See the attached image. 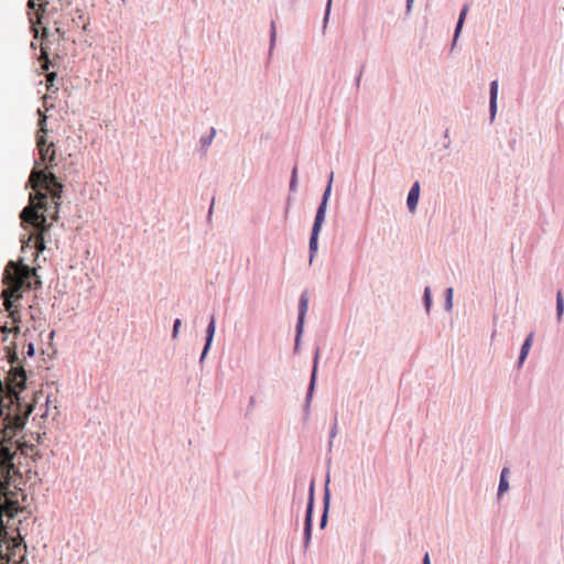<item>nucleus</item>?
Returning a JSON list of instances; mask_svg holds the SVG:
<instances>
[{
	"label": "nucleus",
	"mask_w": 564,
	"mask_h": 564,
	"mask_svg": "<svg viewBox=\"0 0 564 564\" xmlns=\"http://www.w3.org/2000/svg\"><path fill=\"white\" fill-rule=\"evenodd\" d=\"M29 183L35 193L30 194V205L23 208L20 218L22 224L34 229L30 232L28 243L33 242L37 251H43L44 234L58 219L63 184L54 173L37 170L31 172Z\"/></svg>",
	"instance_id": "obj_1"
},
{
	"label": "nucleus",
	"mask_w": 564,
	"mask_h": 564,
	"mask_svg": "<svg viewBox=\"0 0 564 564\" xmlns=\"http://www.w3.org/2000/svg\"><path fill=\"white\" fill-rule=\"evenodd\" d=\"M2 283L6 286L1 293L3 299V305L6 311L9 313V317L15 324L12 328L3 325L0 329L3 334L9 332H19L20 327L18 323L21 321L19 301L22 297V293L30 291L31 289L37 288L41 284L36 275V270L24 264L22 260L9 261L4 268Z\"/></svg>",
	"instance_id": "obj_2"
},
{
	"label": "nucleus",
	"mask_w": 564,
	"mask_h": 564,
	"mask_svg": "<svg viewBox=\"0 0 564 564\" xmlns=\"http://www.w3.org/2000/svg\"><path fill=\"white\" fill-rule=\"evenodd\" d=\"M31 512L24 503V512H17L14 520H10L6 511L1 516L0 528V564H21L24 560L25 549L19 525L30 517Z\"/></svg>",
	"instance_id": "obj_3"
},
{
	"label": "nucleus",
	"mask_w": 564,
	"mask_h": 564,
	"mask_svg": "<svg viewBox=\"0 0 564 564\" xmlns=\"http://www.w3.org/2000/svg\"><path fill=\"white\" fill-rule=\"evenodd\" d=\"M8 360L10 364V370L7 377L8 382L6 387L0 382V388H25L26 373L19 361L14 347L12 349L9 348Z\"/></svg>",
	"instance_id": "obj_4"
},
{
	"label": "nucleus",
	"mask_w": 564,
	"mask_h": 564,
	"mask_svg": "<svg viewBox=\"0 0 564 564\" xmlns=\"http://www.w3.org/2000/svg\"><path fill=\"white\" fill-rule=\"evenodd\" d=\"M333 177H334V173L332 172L330 176H329L328 185L323 195V200H322V203L317 209L316 216H315L312 235H311V239H310L311 260L313 259L314 253L317 251V238H318V234L321 231L322 225L325 220V212H326L328 196H329L330 189H332Z\"/></svg>",
	"instance_id": "obj_5"
},
{
	"label": "nucleus",
	"mask_w": 564,
	"mask_h": 564,
	"mask_svg": "<svg viewBox=\"0 0 564 564\" xmlns=\"http://www.w3.org/2000/svg\"><path fill=\"white\" fill-rule=\"evenodd\" d=\"M36 145L39 149L40 160L42 163L46 164L43 171L52 173L50 170L56 165V150L54 143H47L46 137L37 135Z\"/></svg>",
	"instance_id": "obj_6"
},
{
	"label": "nucleus",
	"mask_w": 564,
	"mask_h": 564,
	"mask_svg": "<svg viewBox=\"0 0 564 564\" xmlns=\"http://www.w3.org/2000/svg\"><path fill=\"white\" fill-rule=\"evenodd\" d=\"M39 0H29V19L32 24H41L43 13L45 12V7L48 4L47 1L37 3Z\"/></svg>",
	"instance_id": "obj_7"
},
{
	"label": "nucleus",
	"mask_w": 564,
	"mask_h": 564,
	"mask_svg": "<svg viewBox=\"0 0 564 564\" xmlns=\"http://www.w3.org/2000/svg\"><path fill=\"white\" fill-rule=\"evenodd\" d=\"M313 487L311 488L310 501L307 505L306 517H305V545L308 544L312 534V513H313Z\"/></svg>",
	"instance_id": "obj_8"
},
{
	"label": "nucleus",
	"mask_w": 564,
	"mask_h": 564,
	"mask_svg": "<svg viewBox=\"0 0 564 564\" xmlns=\"http://www.w3.org/2000/svg\"><path fill=\"white\" fill-rule=\"evenodd\" d=\"M307 308H308V296H307V293H303L301 295L300 304H299V322H297V326H296V330L299 332V334L302 333L304 318H305Z\"/></svg>",
	"instance_id": "obj_9"
},
{
	"label": "nucleus",
	"mask_w": 564,
	"mask_h": 564,
	"mask_svg": "<svg viewBox=\"0 0 564 564\" xmlns=\"http://www.w3.org/2000/svg\"><path fill=\"white\" fill-rule=\"evenodd\" d=\"M419 197H420V184H419V182H415L412 185V187L408 194V199H406L408 208L411 213L415 212L417 202H419Z\"/></svg>",
	"instance_id": "obj_10"
},
{
	"label": "nucleus",
	"mask_w": 564,
	"mask_h": 564,
	"mask_svg": "<svg viewBox=\"0 0 564 564\" xmlns=\"http://www.w3.org/2000/svg\"><path fill=\"white\" fill-rule=\"evenodd\" d=\"M497 95H498V82L494 80L490 84V113H491V117H494L497 111Z\"/></svg>",
	"instance_id": "obj_11"
},
{
	"label": "nucleus",
	"mask_w": 564,
	"mask_h": 564,
	"mask_svg": "<svg viewBox=\"0 0 564 564\" xmlns=\"http://www.w3.org/2000/svg\"><path fill=\"white\" fill-rule=\"evenodd\" d=\"M533 337H534V336H533V333H531V334L525 338V340H524V343H523V345H522V347H521V352H520V357H519V364H520V365L525 360V358H527V356H528V354H529V351H530V349H531V346H532V344H533Z\"/></svg>",
	"instance_id": "obj_12"
},
{
	"label": "nucleus",
	"mask_w": 564,
	"mask_h": 564,
	"mask_svg": "<svg viewBox=\"0 0 564 564\" xmlns=\"http://www.w3.org/2000/svg\"><path fill=\"white\" fill-rule=\"evenodd\" d=\"M215 328H216V326H215V317L212 316L209 325L207 327V340H206V345L204 347L202 357H204L206 355V352H207V350H208V348H209V346L212 344V340H213V337H214V334H215Z\"/></svg>",
	"instance_id": "obj_13"
},
{
	"label": "nucleus",
	"mask_w": 564,
	"mask_h": 564,
	"mask_svg": "<svg viewBox=\"0 0 564 564\" xmlns=\"http://www.w3.org/2000/svg\"><path fill=\"white\" fill-rule=\"evenodd\" d=\"M508 473H509V469L507 467H505L502 469V471H501L500 482H499V490H498L499 495L503 494L509 488V482L507 480Z\"/></svg>",
	"instance_id": "obj_14"
},
{
	"label": "nucleus",
	"mask_w": 564,
	"mask_h": 564,
	"mask_svg": "<svg viewBox=\"0 0 564 564\" xmlns=\"http://www.w3.org/2000/svg\"><path fill=\"white\" fill-rule=\"evenodd\" d=\"M563 312H564L563 294H562V291H558L556 294V315H557L558 321L562 318Z\"/></svg>",
	"instance_id": "obj_15"
},
{
	"label": "nucleus",
	"mask_w": 564,
	"mask_h": 564,
	"mask_svg": "<svg viewBox=\"0 0 564 564\" xmlns=\"http://www.w3.org/2000/svg\"><path fill=\"white\" fill-rule=\"evenodd\" d=\"M467 12H468V6L465 4L459 14V19H458L457 26L455 30V37H457V35L463 26V23H464Z\"/></svg>",
	"instance_id": "obj_16"
},
{
	"label": "nucleus",
	"mask_w": 564,
	"mask_h": 564,
	"mask_svg": "<svg viewBox=\"0 0 564 564\" xmlns=\"http://www.w3.org/2000/svg\"><path fill=\"white\" fill-rule=\"evenodd\" d=\"M39 113L41 116V119L39 120L40 130H39L36 137L37 135H44L45 137L46 132H47V130H46V116H44L40 109H39Z\"/></svg>",
	"instance_id": "obj_17"
},
{
	"label": "nucleus",
	"mask_w": 564,
	"mask_h": 564,
	"mask_svg": "<svg viewBox=\"0 0 564 564\" xmlns=\"http://www.w3.org/2000/svg\"><path fill=\"white\" fill-rule=\"evenodd\" d=\"M40 59L43 61L42 69L43 70H47L48 66H50V59H48L47 50L44 46H41V57H40Z\"/></svg>",
	"instance_id": "obj_18"
},
{
	"label": "nucleus",
	"mask_w": 564,
	"mask_h": 564,
	"mask_svg": "<svg viewBox=\"0 0 564 564\" xmlns=\"http://www.w3.org/2000/svg\"><path fill=\"white\" fill-rule=\"evenodd\" d=\"M446 305H447L448 310H451L453 306V289L452 288H448L446 290Z\"/></svg>",
	"instance_id": "obj_19"
},
{
	"label": "nucleus",
	"mask_w": 564,
	"mask_h": 564,
	"mask_svg": "<svg viewBox=\"0 0 564 564\" xmlns=\"http://www.w3.org/2000/svg\"><path fill=\"white\" fill-rule=\"evenodd\" d=\"M431 290L430 288H425L424 290V302H425V306H426V310L429 311L430 310V306H431Z\"/></svg>",
	"instance_id": "obj_20"
},
{
	"label": "nucleus",
	"mask_w": 564,
	"mask_h": 564,
	"mask_svg": "<svg viewBox=\"0 0 564 564\" xmlns=\"http://www.w3.org/2000/svg\"><path fill=\"white\" fill-rule=\"evenodd\" d=\"M327 506H328V492L326 491L325 511L321 520V527H324L327 521Z\"/></svg>",
	"instance_id": "obj_21"
},
{
	"label": "nucleus",
	"mask_w": 564,
	"mask_h": 564,
	"mask_svg": "<svg viewBox=\"0 0 564 564\" xmlns=\"http://www.w3.org/2000/svg\"><path fill=\"white\" fill-rule=\"evenodd\" d=\"M295 187H296V167L293 169L292 178H291V183H290L291 191H294Z\"/></svg>",
	"instance_id": "obj_22"
},
{
	"label": "nucleus",
	"mask_w": 564,
	"mask_h": 564,
	"mask_svg": "<svg viewBox=\"0 0 564 564\" xmlns=\"http://www.w3.org/2000/svg\"><path fill=\"white\" fill-rule=\"evenodd\" d=\"M181 319L180 318H176L175 322H174V326H173V337L175 338L178 334V329L181 327Z\"/></svg>",
	"instance_id": "obj_23"
},
{
	"label": "nucleus",
	"mask_w": 564,
	"mask_h": 564,
	"mask_svg": "<svg viewBox=\"0 0 564 564\" xmlns=\"http://www.w3.org/2000/svg\"><path fill=\"white\" fill-rule=\"evenodd\" d=\"M215 133H216L215 129H212L210 137H209L208 139H204V140H203L204 145H209V144H210V142H212V140H213V138H214Z\"/></svg>",
	"instance_id": "obj_24"
},
{
	"label": "nucleus",
	"mask_w": 564,
	"mask_h": 564,
	"mask_svg": "<svg viewBox=\"0 0 564 564\" xmlns=\"http://www.w3.org/2000/svg\"><path fill=\"white\" fill-rule=\"evenodd\" d=\"M56 76H57L56 73H48L46 75L47 82L53 84V82L55 80Z\"/></svg>",
	"instance_id": "obj_25"
},
{
	"label": "nucleus",
	"mask_w": 564,
	"mask_h": 564,
	"mask_svg": "<svg viewBox=\"0 0 564 564\" xmlns=\"http://www.w3.org/2000/svg\"><path fill=\"white\" fill-rule=\"evenodd\" d=\"M28 355H29L30 357H32V356L34 355V345H33L32 343H30V344L28 345Z\"/></svg>",
	"instance_id": "obj_26"
},
{
	"label": "nucleus",
	"mask_w": 564,
	"mask_h": 564,
	"mask_svg": "<svg viewBox=\"0 0 564 564\" xmlns=\"http://www.w3.org/2000/svg\"><path fill=\"white\" fill-rule=\"evenodd\" d=\"M414 0H406V9L411 11Z\"/></svg>",
	"instance_id": "obj_27"
},
{
	"label": "nucleus",
	"mask_w": 564,
	"mask_h": 564,
	"mask_svg": "<svg viewBox=\"0 0 564 564\" xmlns=\"http://www.w3.org/2000/svg\"><path fill=\"white\" fill-rule=\"evenodd\" d=\"M271 28H272V39H274V36H275V23L274 22H271Z\"/></svg>",
	"instance_id": "obj_28"
},
{
	"label": "nucleus",
	"mask_w": 564,
	"mask_h": 564,
	"mask_svg": "<svg viewBox=\"0 0 564 564\" xmlns=\"http://www.w3.org/2000/svg\"><path fill=\"white\" fill-rule=\"evenodd\" d=\"M423 564H431V563H430V556H429V554H427V553H426V554H425V556H424Z\"/></svg>",
	"instance_id": "obj_29"
},
{
	"label": "nucleus",
	"mask_w": 564,
	"mask_h": 564,
	"mask_svg": "<svg viewBox=\"0 0 564 564\" xmlns=\"http://www.w3.org/2000/svg\"><path fill=\"white\" fill-rule=\"evenodd\" d=\"M42 395V390L37 391V393L34 394V402L37 401V399Z\"/></svg>",
	"instance_id": "obj_30"
},
{
	"label": "nucleus",
	"mask_w": 564,
	"mask_h": 564,
	"mask_svg": "<svg viewBox=\"0 0 564 564\" xmlns=\"http://www.w3.org/2000/svg\"><path fill=\"white\" fill-rule=\"evenodd\" d=\"M312 395H313V390H308V393H307L306 400H307V401H311Z\"/></svg>",
	"instance_id": "obj_31"
},
{
	"label": "nucleus",
	"mask_w": 564,
	"mask_h": 564,
	"mask_svg": "<svg viewBox=\"0 0 564 564\" xmlns=\"http://www.w3.org/2000/svg\"><path fill=\"white\" fill-rule=\"evenodd\" d=\"M313 387H314V378L312 379L311 384H310V388H313Z\"/></svg>",
	"instance_id": "obj_32"
},
{
	"label": "nucleus",
	"mask_w": 564,
	"mask_h": 564,
	"mask_svg": "<svg viewBox=\"0 0 564 564\" xmlns=\"http://www.w3.org/2000/svg\"><path fill=\"white\" fill-rule=\"evenodd\" d=\"M300 335H301V333L300 334L297 333V337H300ZM295 341H299V338H295Z\"/></svg>",
	"instance_id": "obj_33"
}]
</instances>
